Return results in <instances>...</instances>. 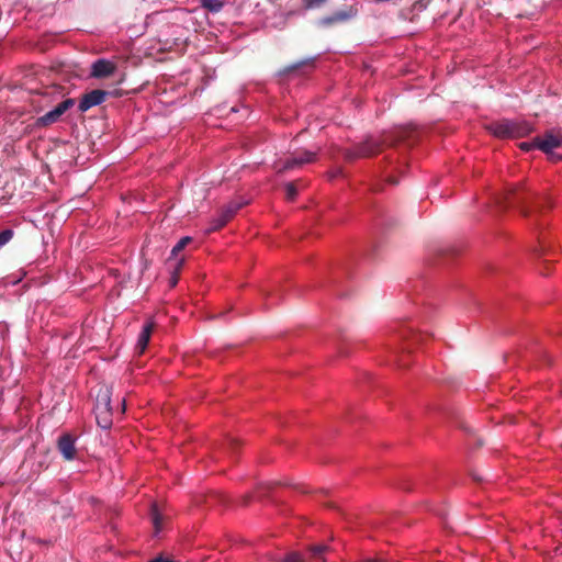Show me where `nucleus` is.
Here are the masks:
<instances>
[{
    "label": "nucleus",
    "mask_w": 562,
    "mask_h": 562,
    "mask_svg": "<svg viewBox=\"0 0 562 562\" xmlns=\"http://www.w3.org/2000/svg\"><path fill=\"white\" fill-rule=\"evenodd\" d=\"M300 181H292V182H288L284 187L285 189V198L288 201H294L296 195H297V183Z\"/></svg>",
    "instance_id": "20"
},
{
    "label": "nucleus",
    "mask_w": 562,
    "mask_h": 562,
    "mask_svg": "<svg viewBox=\"0 0 562 562\" xmlns=\"http://www.w3.org/2000/svg\"><path fill=\"white\" fill-rule=\"evenodd\" d=\"M315 157V151L304 150L302 153L296 154L294 157L286 159L282 165H277V171L279 173H282L288 170L299 168L304 164L314 161Z\"/></svg>",
    "instance_id": "7"
},
{
    "label": "nucleus",
    "mask_w": 562,
    "mask_h": 562,
    "mask_svg": "<svg viewBox=\"0 0 562 562\" xmlns=\"http://www.w3.org/2000/svg\"><path fill=\"white\" fill-rule=\"evenodd\" d=\"M183 262H184L183 258H181V259L176 261L173 270H172V274H171V278H170V285L171 286H175L178 283L179 272H180V270H181V268L183 266Z\"/></svg>",
    "instance_id": "21"
},
{
    "label": "nucleus",
    "mask_w": 562,
    "mask_h": 562,
    "mask_svg": "<svg viewBox=\"0 0 562 562\" xmlns=\"http://www.w3.org/2000/svg\"><path fill=\"white\" fill-rule=\"evenodd\" d=\"M248 0H226V3L231 5L236 11H241L247 3Z\"/></svg>",
    "instance_id": "23"
},
{
    "label": "nucleus",
    "mask_w": 562,
    "mask_h": 562,
    "mask_svg": "<svg viewBox=\"0 0 562 562\" xmlns=\"http://www.w3.org/2000/svg\"><path fill=\"white\" fill-rule=\"evenodd\" d=\"M14 236V231L11 228L4 229L0 233V248L5 246Z\"/></svg>",
    "instance_id": "22"
},
{
    "label": "nucleus",
    "mask_w": 562,
    "mask_h": 562,
    "mask_svg": "<svg viewBox=\"0 0 562 562\" xmlns=\"http://www.w3.org/2000/svg\"><path fill=\"white\" fill-rule=\"evenodd\" d=\"M387 182L391 184H397L398 181L395 178L389 177Z\"/></svg>",
    "instance_id": "30"
},
{
    "label": "nucleus",
    "mask_w": 562,
    "mask_h": 562,
    "mask_svg": "<svg viewBox=\"0 0 562 562\" xmlns=\"http://www.w3.org/2000/svg\"><path fill=\"white\" fill-rule=\"evenodd\" d=\"M246 203L232 201L224 205L218 215L212 221L209 232H215L224 227Z\"/></svg>",
    "instance_id": "6"
},
{
    "label": "nucleus",
    "mask_w": 562,
    "mask_h": 562,
    "mask_svg": "<svg viewBox=\"0 0 562 562\" xmlns=\"http://www.w3.org/2000/svg\"><path fill=\"white\" fill-rule=\"evenodd\" d=\"M396 335L398 339L407 342V346L404 348L407 351H409L412 344H419L423 340V335L415 333L409 327H403Z\"/></svg>",
    "instance_id": "13"
},
{
    "label": "nucleus",
    "mask_w": 562,
    "mask_h": 562,
    "mask_svg": "<svg viewBox=\"0 0 562 562\" xmlns=\"http://www.w3.org/2000/svg\"><path fill=\"white\" fill-rule=\"evenodd\" d=\"M109 92L101 90V89H94L88 93H85L80 101L78 109L80 112H87L92 106H97L101 103H103L108 97Z\"/></svg>",
    "instance_id": "8"
},
{
    "label": "nucleus",
    "mask_w": 562,
    "mask_h": 562,
    "mask_svg": "<svg viewBox=\"0 0 562 562\" xmlns=\"http://www.w3.org/2000/svg\"><path fill=\"white\" fill-rule=\"evenodd\" d=\"M57 449L66 461H71L77 457L75 438L70 434H64L58 438Z\"/></svg>",
    "instance_id": "10"
},
{
    "label": "nucleus",
    "mask_w": 562,
    "mask_h": 562,
    "mask_svg": "<svg viewBox=\"0 0 562 562\" xmlns=\"http://www.w3.org/2000/svg\"><path fill=\"white\" fill-rule=\"evenodd\" d=\"M150 562H172V561L169 559H164V558L159 557V558L151 560Z\"/></svg>",
    "instance_id": "29"
},
{
    "label": "nucleus",
    "mask_w": 562,
    "mask_h": 562,
    "mask_svg": "<svg viewBox=\"0 0 562 562\" xmlns=\"http://www.w3.org/2000/svg\"><path fill=\"white\" fill-rule=\"evenodd\" d=\"M536 194L528 191L524 184L512 186L507 189L505 201L510 206H517L520 212L527 216L530 213L529 201L535 199Z\"/></svg>",
    "instance_id": "3"
},
{
    "label": "nucleus",
    "mask_w": 562,
    "mask_h": 562,
    "mask_svg": "<svg viewBox=\"0 0 562 562\" xmlns=\"http://www.w3.org/2000/svg\"><path fill=\"white\" fill-rule=\"evenodd\" d=\"M397 352H398L397 350H394V352H393V353H394V357H395V362H396L400 367H405V366H406V363L403 361V359H401V358H398V357H397Z\"/></svg>",
    "instance_id": "28"
},
{
    "label": "nucleus",
    "mask_w": 562,
    "mask_h": 562,
    "mask_svg": "<svg viewBox=\"0 0 562 562\" xmlns=\"http://www.w3.org/2000/svg\"><path fill=\"white\" fill-rule=\"evenodd\" d=\"M340 173H341V170H340V169H338L337 171H335V172H333V173L330 175V178L337 177V176H339Z\"/></svg>",
    "instance_id": "32"
},
{
    "label": "nucleus",
    "mask_w": 562,
    "mask_h": 562,
    "mask_svg": "<svg viewBox=\"0 0 562 562\" xmlns=\"http://www.w3.org/2000/svg\"><path fill=\"white\" fill-rule=\"evenodd\" d=\"M303 557L297 552H292L286 555L283 562H303Z\"/></svg>",
    "instance_id": "25"
},
{
    "label": "nucleus",
    "mask_w": 562,
    "mask_h": 562,
    "mask_svg": "<svg viewBox=\"0 0 562 562\" xmlns=\"http://www.w3.org/2000/svg\"><path fill=\"white\" fill-rule=\"evenodd\" d=\"M237 443H238V442H237V440H236V439H229V440H228V445H229L231 447H235V446H237Z\"/></svg>",
    "instance_id": "31"
},
{
    "label": "nucleus",
    "mask_w": 562,
    "mask_h": 562,
    "mask_svg": "<svg viewBox=\"0 0 562 562\" xmlns=\"http://www.w3.org/2000/svg\"><path fill=\"white\" fill-rule=\"evenodd\" d=\"M116 70V65L108 59H98L91 66V77L108 78Z\"/></svg>",
    "instance_id": "11"
},
{
    "label": "nucleus",
    "mask_w": 562,
    "mask_h": 562,
    "mask_svg": "<svg viewBox=\"0 0 562 562\" xmlns=\"http://www.w3.org/2000/svg\"><path fill=\"white\" fill-rule=\"evenodd\" d=\"M151 521L156 532H159L162 528V515L159 513L156 504L151 505L150 508Z\"/></svg>",
    "instance_id": "18"
},
{
    "label": "nucleus",
    "mask_w": 562,
    "mask_h": 562,
    "mask_svg": "<svg viewBox=\"0 0 562 562\" xmlns=\"http://www.w3.org/2000/svg\"><path fill=\"white\" fill-rule=\"evenodd\" d=\"M364 562H382V561H380V560H374V559H368V560H366Z\"/></svg>",
    "instance_id": "33"
},
{
    "label": "nucleus",
    "mask_w": 562,
    "mask_h": 562,
    "mask_svg": "<svg viewBox=\"0 0 562 562\" xmlns=\"http://www.w3.org/2000/svg\"><path fill=\"white\" fill-rule=\"evenodd\" d=\"M75 104L74 99H66L58 103L53 110L36 119L35 125L37 127H46L59 121L61 115L72 108Z\"/></svg>",
    "instance_id": "5"
},
{
    "label": "nucleus",
    "mask_w": 562,
    "mask_h": 562,
    "mask_svg": "<svg viewBox=\"0 0 562 562\" xmlns=\"http://www.w3.org/2000/svg\"><path fill=\"white\" fill-rule=\"evenodd\" d=\"M486 130L499 138H519L532 132L526 121L501 120L486 125Z\"/></svg>",
    "instance_id": "2"
},
{
    "label": "nucleus",
    "mask_w": 562,
    "mask_h": 562,
    "mask_svg": "<svg viewBox=\"0 0 562 562\" xmlns=\"http://www.w3.org/2000/svg\"><path fill=\"white\" fill-rule=\"evenodd\" d=\"M201 4L204 9L209 10L212 13H218L224 8L226 1L222 0H200Z\"/></svg>",
    "instance_id": "17"
},
{
    "label": "nucleus",
    "mask_w": 562,
    "mask_h": 562,
    "mask_svg": "<svg viewBox=\"0 0 562 562\" xmlns=\"http://www.w3.org/2000/svg\"><path fill=\"white\" fill-rule=\"evenodd\" d=\"M519 146L525 151H529L532 148H537L536 138L531 143L524 142Z\"/></svg>",
    "instance_id": "26"
},
{
    "label": "nucleus",
    "mask_w": 562,
    "mask_h": 562,
    "mask_svg": "<svg viewBox=\"0 0 562 562\" xmlns=\"http://www.w3.org/2000/svg\"><path fill=\"white\" fill-rule=\"evenodd\" d=\"M112 411L111 390L109 386H101L95 396L94 412Z\"/></svg>",
    "instance_id": "12"
},
{
    "label": "nucleus",
    "mask_w": 562,
    "mask_h": 562,
    "mask_svg": "<svg viewBox=\"0 0 562 562\" xmlns=\"http://www.w3.org/2000/svg\"><path fill=\"white\" fill-rule=\"evenodd\" d=\"M192 241V238L189 237V236H186V237H182L172 248L171 250V256L170 258L168 259V261L170 262L172 260V258H176L178 256V254L183 250Z\"/></svg>",
    "instance_id": "19"
},
{
    "label": "nucleus",
    "mask_w": 562,
    "mask_h": 562,
    "mask_svg": "<svg viewBox=\"0 0 562 562\" xmlns=\"http://www.w3.org/2000/svg\"><path fill=\"white\" fill-rule=\"evenodd\" d=\"M94 413H95L97 423L101 428L108 429L111 427V425H112L111 411L94 412Z\"/></svg>",
    "instance_id": "16"
},
{
    "label": "nucleus",
    "mask_w": 562,
    "mask_h": 562,
    "mask_svg": "<svg viewBox=\"0 0 562 562\" xmlns=\"http://www.w3.org/2000/svg\"><path fill=\"white\" fill-rule=\"evenodd\" d=\"M537 148L549 155L552 161H559L562 156L553 153L554 148L562 146V132L561 131H547L542 136L536 137Z\"/></svg>",
    "instance_id": "4"
},
{
    "label": "nucleus",
    "mask_w": 562,
    "mask_h": 562,
    "mask_svg": "<svg viewBox=\"0 0 562 562\" xmlns=\"http://www.w3.org/2000/svg\"><path fill=\"white\" fill-rule=\"evenodd\" d=\"M153 329H154V324L151 322H148L144 325L143 330L140 331V334L138 336L137 344H136V350L139 355H142L145 351V349L147 348Z\"/></svg>",
    "instance_id": "14"
},
{
    "label": "nucleus",
    "mask_w": 562,
    "mask_h": 562,
    "mask_svg": "<svg viewBox=\"0 0 562 562\" xmlns=\"http://www.w3.org/2000/svg\"><path fill=\"white\" fill-rule=\"evenodd\" d=\"M357 14L358 9L355 5H348L334 12L331 15L323 18L319 23L324 26H330L333 24L347 22L353 19Z\"/></svg>",
    "instance_id": "9"
},
{
    "label": "nucleus",
    "mask_w": 562,
    "mask_h": 562,
    "mask_svg": "<svg viewBox=\"0 0 562 562\" xmlns=\"http://www.w3.org/2000/svg\"><path fill=\"white\" fill-rule=\"evenodd\" d=\"M417 140V130L412 124L394 127L392 131L384 132L381 138L366 137L361 143L350 148L342 149V156L347 161H353L359 158H368L378 155L384 146L394 147L398 144L413 146Z\"/></svg>",
    "instance_id": "1"
},
{
    "label": "nucleus",
    "mask_w": 562,
    "mask_h": 562,
    "mask_svg": "<svg viewBox=\"0 0 562 562\" xmlns=\"http://www.w3.org/2000/svg\"><path fill=\"white\" fill-rule=\"evenodd\" d=\"M303 65H305V61H300V63L293 64V65H291V66H286V67H284V68L280 71V74H282V75L290 74V72H292V71H294V70H296V69H299V68H300V67H302Z\"/></svg>",
    "instance_id": "24"
},
{
    "label": "nucleus",
    "mask_w": 562,
    "mask_h": 562,
    "mask_svg": "<svg viewBox=\"0 0 562 562\" xmlns=\"http://www.w3.org/2000/svg\"><path fill=\"white\" fill-rule=\"evenodd\" d=\"M327 0H305L307 8H316L325 3Z\"/></svg>",
    "instance_id": "27"
},
{
    "label": "nucleus",
    "mask_w": 562,
    "mask_h": 562,
    "mask_svg": "<svg viewBox=\"0 0 562 562\" xmlns=\"http://www.w3.org/2000/svg\"><path fill=\"white\" fill-rule=\"evenodd\" d=\"M329 551L326 544H315L308 549V559L311 562H325L324 554Z\"/></svg>",
    "instance_id": "15"
}]
</instances>
